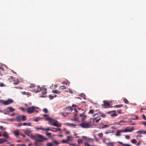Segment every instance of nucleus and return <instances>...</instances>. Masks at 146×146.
<instances>
[{
    "mask_svg": "<svg viewBox=\"0 0 146 146\" xmlns=\"http://www.w3.org/2000/svg\"><path fill=\"white\" fill-rule=\"evenodd\" d=\"M0 129L1 130H4L5 129L4 128L3 126H0Z\"/></svg>",
    "mask_w": 146,
    "mask_h": 146,
    "instance_id": "13d9d810",
    "label": "nucleus"
},
{
    "mask_svg": "<svg viewBox=\"0 0 146 146\" xmlns=\"http://www.w3.org/2000/svg\"><path fill=\"white\" fill-rule=\"evenodd\" d=\"M123 146H131L129 144H123Z\"/></svg>",
    "mask_w": 146,
    "mask_h": 146,
    "instance_id": "774afa93",
    "label": "nucleus"
},
{
    "mask_svg": "<svg viewBox=\"0 0 146 146\" xmlns=\"http://www.w3.org/2000/svg\"><path fill=\"white\" fill-rule=\"evenodd\" d=\"M61 115L64 117H66L67 116L68 114V113H61Z\"/></svg>",
    "mask_w": 146,
    "mask_h": 146,
    "instance_id": "b1692460",
    "label": "nucleus"
},
{
    "mask_svg": "<svg viewBox=\"0 0 146 146\" xmlns=\"http://www.w3.org/2000/svg\"><path fill=\"white\" fill-rule=\"evenodd\" d=\"M43 111L45 113H47L48 112V111L47 109L44 108L43 109Z\"/></svg>",
    "mask_w": 146,
    "mask_h": 146,
    "instance_id": "49530a36",
    "label": "nucleus"
},
{
    "mask_svg": "<svg viewBox=\"0 0 146 146\" xmlns=\"http://www.w3.org/2000/svg\"><path fill=\"white\" fill-rule=\"evenodd\" d=\"M66 109L69 110H70L71 111H72L73 110V108L71 106L66 108Z\"/></svg>",
    "mask_w": 146,
    "mask_h": 146,
    "instance_id": "7c9ffc66",
    "label": "nucleus"
},
{
    "mask_svg": "<svg viewBox=\"0 0 146 146\" xmlns=\"http://www.w3.org/2000/svg\"><path fill=\"white\" fill-rule=\"evenodd\" d=\"M134 128L133 127H131L130 126H128L124 129L125 132H131L134 130Z\"/></svg>",
    "mask_w": 146,
    "mask_h": 146,
    "instance_id": "423d86ee",
    "label": "nucleus"
},
{
    "mask_svg": "<svg viewBox=\"0 0 146 146\" xmlns=\"http://www.w3.org/2000/svg\"><path fill=\"white\" fill-rule=\"evenodd\" d=\"M48 97L51 100H52L54 98L53 95H49V96H48Z\"/></svg>",
    "mask_w": 146,
    "mask_h": 146,
    "instance_id": "c03bdc74",
    "label": "nucleus"
},
{
    "mask_svg": "<svg viewBox=\"0 0 146 146\" xmlns=\"http://www.w3.org/2000/svg\"><path fill=\"white\" fill-rule=\"evenodd\" d=\"M38 138H37L35 136L31 135V137L32 139L35 140H36V141L38 142H42L43 141V140H47L48 139L46 138L44 136L41 135L39 134L38 135Z\"/></svg>",
    "mask_w": 146,
    "mask_h": 146,
    "instance_id": "f257e3e1",
    "label": "nucleus"
},
{
    "mask_svg": "<svg viewBox=\"0 0 146 146\" xmlns=\"http://www.w3.org/2000/svg\"><path fill=\"white\" fill-rule=\"evenodd\" d=\"M80 96L82 97L84 99H86V96L84 93H82L80 95Z\"/></svg>",
    "mask_w": 146,
    "mask_h": 146,
    "instance_id": "72a5a7b5",
    "label": "nucleus"
},
{
    "mask_svg": "<svg viewBox=\"0 0 146 146\" xmlns=\"http://www.w3.org/2000/svg\"><path fill=\"white\" fill-rule=\"evenodd\" d=\"M42 90L43 91L42 92V94H46V88H44L42 89Z\"/></svg>",
    "mask_w": 146,
    "mask_h": 146,
    "instance_id": "aec40b11",
    "label": "nucleus"
},
{
    "mask_svg": "<svg viewBox=\"0 0 146 146\" xmlns=\"http://www.w3.org/2000/svg\"><path fill=\"white\" fill-rule=\"evenodd\" d=\"M8 109L10 110V111L11 112H12L15 110V109L14 108H12L11 107L8 108Z\"/></svg>",
    "mask_w": 146,
    "mask_h": 146,
    "instance_id": "58836bf2",
    "label": "nucleus"
},
{
    "mask_svg": "<svg viewBox=\"0 0 146 146\" xmlns=\"http://www.w3.org/2000/svg\"><path fill=\"white\" fill-rule=\"evenodd\" d=\"M7 140L3 138H0V144H2L3 143L6 142Z\"/></svg>",
    "mask_w": 146,
    "mask_h": 146,
    "instance_id": "f3484780",
    "label": "nucleus"
},
{
    "mask_svg": "<svg viewBox=\"0 0 146 146\" xmlns=\"http://www.w3.org/2000/svg\"><path fill=\"white\" fill-rule=\"evenodd\" d=\"M77 142L79 144H80L83 143V141L82 139H79L77 140Z\"/></svg>",
    "mask_w": 146,
    "mask_h": 146,
    "instance_id": "393cba45",
    "label": "nucleus"
},
{
    "mask_svg": "<svg viewBox=\"0 0 146 146\" xmlns=\"http://www.w3.org/2000/svg\"><path fill=\"white\" fill-rule=\"evenodd\" d=\"M17 146H26L25 145L22 144H18L17 145Z\"/></svg>",
    "mask_w": 146,
    "mask_h": 146,
    "instance_id": "5fc2aeb1",
    "label": "nucleus"
},
{
    "mask_svg": "<svg viewBox=\"0 0 146 146\" xmlns=\"http://www.w3.org/2000/svg\"><path fill=\"white\" fill-rule=\"evenodd\" d=\"M116 111H109L108 113V114H111V115L112 117H114L117 116V115L115 113Z\"/></svg>",
    "mask_w": 146,
    "mask_h": 146,
    "instance_id": "6e6552de",
    "label": "nucleus"
},
{
    "mask_svg": "<svg viewBox=\"0 0 146 146\" xmlns=\"http://www.w3.org/2000/svg\"><path fill=\"white\" fill-rule=\"evenodd\" d=\"M104 104L102 105V107L104 108H106L109 107L110 104L106 101H103Z\"/></svg>",
    "mask_w": 146,
    "mask_h": 146,
    "instance_id": "0eeeda50",
    "label": "nucleus"
},
{
    "mask_svg": "<svg viewBox=\"0 0 146 146\" xmlns=\"http://www.w3.org/2000/svg\"><path fill=\"white\" fill-rule=\"evenodd\" d=\"M37 90H36V89H35L34 90V91L36 93H38V92H40L42 90V89L41 88H40L39 86L38 85L37 86Z\"/></svg>",
    "mask_w": 146,
    "mask_h": 146,
    "instance_id": "9b49d317",
    "label": "nucleus"
},
{
    "mask_svg": "<svg viewBox=\"0 0 146 146\" xmlns=\"http://www.w3.org/2000/svg\"><path fill=\"white\" fill-rule=\"evenodd\" d=\"M79 125L82 127L84 128H88L90 126L89 124L86 123V122H84V121H82V123L80 124Z\"/></svg>",
    "mask_w": 146,
    "mask_h": 146,
    "instance_id": "39448f33",
    "label": "nucleus"
},
{
    "mask_svg": "<svg viewBox=\"0 0 146 146\" xmlns=\"http://www.w3.org/2000/svg\"><path fill=\"white\" fill-rule=\"evenodd\" d=\"M52 128V127H48L47 129H44V131H48L50 130L51 131Z\"/></svg>",
    "mask_w": 146,
    "mask_h": 146,
    "instance_id": "f704fd0d",
    "label": "nucleus"
},
{
    "mask_svg": "<svg viewBox=\"0 0 146 146\" xmlns=\"http://www.w3.org/2000/svg\"><path fill=\"white\" fill-rule=\"evenodd\" d=\"M142 124L145 126H146V121H143L142 122Z\"/></svg>",
    "mask_w": 146,
    "mask_h": 146,
    "instance_id": "338daca9",
    "label": "nucleus"
},
{
    "mask_svg": "<svg viewBox=\"0 0 146 146\" xmlns=\"http://www.w3.org/2000/svg\"><path fill=\"white\" fill-rule=\"evenodd\" d=\"M119 133H122V132H125V131L124 129L122 130H118Z\"/></svg>",
    "mask_w": 146,
    "mask_h": 146,
    "instance_id": "de8ad7c7",
    "label": "nucleus"
},
{
    "mask_svg": "<svg viewBox=\"0 0 146 146\" xmlns=\"http://www.w3.org/2000/svg\"><path fill=\"white\" fill-rule=\"evenodd\" d=\"M80 116L82 117V121H84V119H85L87 117V116L86 115H84V113L81 114L80 115Z\"/></svg>",
    "mask_w": 146,
    "mask_h": 146,
    "instance_id": "dca6fc26",
    "label": "nucleus"
},
{
    "mask_svg": "<svg viewBox=\"0 0 146 146\" xmlns=\"http://www.w3.org/2000/svg\"><path fill=\"white\" fill-rule=\"evenodd\" d=\"M112 131L110 130H107L105 132L106 134H108L109 133H110L112 132Z\"/></svg>",
    "mask_w": 146,
    "mask_h": 146,
    "instance_id": "c756f323",
    "label": "nucleus"
},
{
    "mask_svg": "<svg viewBox=\"0 0 146 146\" xmlns=\"http://www.w3.org/2000/svg\"><path fill=\"white\" fill-rule=\"evenodd\" d=\"M13 134L16 136H18L19 135V131L18 130H15L13 131Z\"/></svg>",
    "mask_w": 146,
    "mask_h": 146,
    "instance_id": "f8f14e48",
    "label": "nucleus"
},
{
    "mask_svg": "<svg viewBox=\"0 0 146 146\" xmlns=\"http://www.w3.org/2000/svg\"><path fill=\"white\" fill-rule=\"evenodd\" d=\"M3 136L6 138H8L9 137L8 133L7 132H5L3 134Z\"/></svg>",
    "mask_w": 146,
    "mask_h": 146,
    "instance_id": "9d476101",
    "label": "nucleus"
},
{
    "mask_svg": "<svg viewBox=\"0 0 146 146\" xmlns=\"http://www.w3.org/2000/svg\"><path fill=\"white\" fill-rule=\"evenodd\" d=\"M125 138L127 139H129L130 138V136L128 135H126L125 136Z\"/></svg>",
    "mask_w": 146,
    "mask_h": 146,
    "instance_id": "680f3d73",
    "label": "nucleus"
},
{
    "mask_svg": "<svg viewBox=\"0 0 146 146\" xmlns=\"http://www.w3.org/2000/svg\"><path fill=\"white\" fill-rule=\"evenodd\" d=\"M70 138H72V137L70 136L67 137V139H66L68 141H71L73 139H70Z\"/></svg>",
    "mask_w": 146,
    "mask_h": 146,
    "instance_id": "a878e982",
    "label": "nucleus"
},
{
    "mask_svg": "<svg viewBox=\"0 0 146 146\" xmlns=\"http://www.w3.org/2000/svg\"><path fill=\"white\" fill-rule=\"evenodd\" d=\"M101 119V118H99L98 119L96 120L95 122L97 123L99 122V121Z\"/></svg>",
    "mask_w": 146,
    "mask_h": 146,
    "instance_id": "bf43d9fd",
    "label": "nucleus"
},
{
    "mask_svg": "<svg viewBox=\"0 0 146 146\" xmlns=\"http://www.w3.org/2000/svg\"><path fill=\"white\" fill-rule=\"evenodd\" d=\"M19 83V80H18L17 82H14L13 83V84L15 85H17Z\"/></svg>",
    "mask_w": 146,
    "mask_h": 146,
    "instance_id": "3c124183",
    "label": "nucleus"
},
{
    "mask_svg": "<svg viewBox=\"0 0 146 146\" xmlns=\"http://www.w3.org/2000/svg\"><path fill=\"white\" fill-rule=\"evenodd\" d=\"M98 135L100 137H101L103 136V134L102 133H100L98 134Z\"/></svg>",
    "mask_w": 146,
    "mask_h": 146,
    "instance_id": "a19ab883",
    "label": "nucleus"
},
{
    "mask_svg": "<svg viewBox=\"0 0 146 146\" xmlns=\"http://www.w3.org/2000/svg\"><path fill=\"white\" fill-rule=\"evenodd\" d=\"M142 118L145 120H146V116L145 115L143 114L142 115Z\"/></svg>",
    "mask_w": 146,
    "mask_h": 146,
    "instance_id": "6e6d98bb",
    "label": "nucleus"
},
{
    "mask_svg": "<svg viewBox=\"0 0 146 146\" xmlns=\"http://www.w3.org/2000/svg\"><path fill=\"white\" fill-rule=\"evenodd\" d=\"M40 119V118L38 117H36V118L34 120L36 121H38Z\"/></svg>",
    "mask_w": 146,
    "mask_h": 146,
    "instance_id": "09e8293b",
    "label": "nucleus"
},
{
    "mask_svg": "<svg viewBox=\"0 0 146 146\" xmlns=\"http://www.w3.org/2000/svg\"><path fill=\"white\" fill-rule=\"evenodd\" d=\"M22 94L23 95H25V94H27V95H28V92H27V93L25 92V91H24V92H22Z\"/></svg>",
    "mask_w": 146,
    "mask_h": 146,
    "instance_id": "864d4df0",
    "label": "nucleus"
},
{
    "mask_svg": "<svg viewBox=\"0 0 146 146\" xmlns=\"http://www.w3.org/2000/svg\"><path fill=\"white\" fill-rule=\"evenodd\" d=\"M136 133H139L140 134H146V131H144V130H139L138 131H137L136 132Z\"/></svg>",
    "mask_w": 146,
    "mask_h": 146,
    "instance_id": "ddd939ff",
    "label": "nucleus"
},
{
    "mask_svg": "<svg viewBox=\"0 0 146 146\" xmlns=\"http://www.w3.org/2000/svg\"><path fill=\"white\" fill-rule=\"evenodd\" d=\"M13 102H14L13 100L12 99H8L7 101H4L3 100H1L0 101V102L1 103L5 105H8L10 104Z\"/></svg>",
    "mask_w": 146,
    "mask_h": 146,
    "instance_id": "7ed1b4c3",
    "label": "nucleus"
},
{
    "mask_svg": "<svg viewBox=\"0 0 146 146\" xmlns=\"http://www.w3.org/2000/svg\"><path fill=\"white\" fill-rule=\"evenodd\" d=\"M131 142L135 144L137 143V141L134 139H132L131 140Z\"/></svg>",
    "mask_w": 146,
    "mask_h": 146,
    "instance_id": "2f4dec72",
    "label": "nucleus"
},
{
    "mask_svg": "<svg viewBox=\"0 0 146 146\" xmlns=\"http://www.w3.org/2000/svg\"><path fill=\"white\" fill-rule=\"evenodd\" d=\"M46 120H49L50 122H52L54 121L53 124V126L59 127H60L61 126V125L60 123L59 124L58 123V122L57 121H54V119H52L50 117H48L46 118Z\"/></svg>",
    "mask_w": 146,
    "mask_h": 146,
    "instance_id": "f03ea898",
    "label": "nucleus"
},
{
    "mask_svg": "<svg viewBox=\"0 0 146 146\" xmlns=\"http://www.w3.org/2000/svg\"><path fill=\"white\" fill-rule=\"evenodd\" d=\"M124 102L125 104H128L129 103L128 101L125 98L124 99Z\"/></svg>",
    "mask_w": 146,
    "mask_h": 146,
    "instance_id": "a18cd8bd",
    "label": "nucleus"
},
{
    "mask_svg": "<svg viewBox=\"0 0 146 146\" xmlns=\"http://www.w3.org/2000/svg\"><path fill=\"white\" fill-rule=\"evenodd\" d=\"M31 133V131L29 130H25V133L28 135Z\"/></svg>",
    "mask_w": 146,
    "mask_h": 146,
    "instance_id": "4468645a",
    "label": "nucleus"
},
{
    "mask_svg": "<svg viewBox=\"0 0 146 146\" xmlns=\"http://www.w3.org/2000/svg\"><path fill=\"white\" fill-rule=\"evenodd\" d=\"M77 117V115L76 114V113L74 115V120L75 121H76L77 120V119H76Z\"/></svg>",
    "mask_w": 146,
    "mask_h": 146,
    "instance_id": "8fccbe9b",
    "label": "nucleus"
},
{
    "mask_svg": "<svg viewBox=\"0 0 146 146\" xmlns=\"http://www.w3.org/2000/svg\"><path fill=\"white\" fill-rule=\"evenodd\" d=\"M51 131L54 132H57V130L56 128L52 127L51 130Z\"/></svg>",
    "mask_w": 146,
    "mask_h": 146,
    "instance_id": "e433bc0d",
    "label": "nucleus"
},
{
    "mask_svg": "<svg viewBox=\"0 0 146 146\" xmlns=\"http://www.w3.org/2000/svg\"><path fill=\"white\" fill-rule=\"evenodd\" d=\"M46 132L47 133L46 134V136L49 137H51V133H48L47 131H46Z\"/></svg>",
    "mask_w": 146,
    "mask_h": 146,
    "instance_id": "79ce46f5",
    "label": "nucleus"
},
{
    "mask_svg": "<svg viewBox=\"0 0 146 146\" xmlns=\"http://www.w3.org/2000/svg\"><path fill=\"white\" fill-rule=\"evenodd\" d=\"M36 129L37 130H41L44 131V129L42 128V127H40V128H36Z\"/></svg>",
    "mask_w": 146,
    "mask_h": 146,
    "instance_id": "603ef678",
    "label": "nucleus"
},
{
    "mask_svg": "<svg viewBox=\"0 0 146 146\" xmlns=\"http://www.w3.org/2000/svg\"><path fill=\"white\" fill-rule=\"evenodd\" d=\"M102 142L106 143V145L110 142V139L105 138H103L102 139Z\"/></svg>",
    "mask_w": 146,
    "mask_h": 146,
    "instance_id": "1a4fd4ad",
    "label": "nucleus"
},
{
    "mask_svg": "<svg viewBox=\"0 0 146 146\" xmlns=\"http://www.w3.org/2000/svg\"><path fill=\"white\" fill-rule=\"evenodd\" d=\"M62 84H65L66 85H68L69 84V83L68 82V81H63L62 82Z\"/></svg>",
    "mask_w": 146,
    "mask_h": 146,
    "instance_id": "bb28decb",
    "label": "nucleus"
},
{
    "mask_svg": "<svg viewBox=\"0 0 146 146\" xmlns=\"http://www.w3.org/2000/svg\"><path fill=\"white\" fill-rule=\"evenodd\" d=\"M36 108L34 106L29 107L27 109V113L28 114H31L34 112Z\"/></svg>",
    "mask_w": 146,
    "mask_h": 146,
    "instance_id": "20e7f679",
    "label": "nucleus"
},
{
    "mask_svg": "<svg viewBox=\"0 0 146 146\" xmlns=\"http://www.w3.org/2000/svg\"><path fill=\"white\" fill-rule=\"evenodd\" d=\"M52 92L55 94H60L61 92L57 90H52Z\"/></svg>",
    "mask_w": 146,
    "mask_h": 146,
    "instance_id": "2eb2a0df",
    "label": "nucleus"
},
{
    "mask_svg": "<svg viewBox=\"0 0 146 146\" xmlns=\"http://www.w3.org/2000/svg\"><path fill=\"white\" fill-rule=\"evenodd\" d=\"M20 109L23 112H25L26 111H27V109L26 108H24L23 107H21L20 108Z\"/></svg>",
    "mask_w": 146,
    "mask_h": 146,
    "instance_id": "c9c22d12",
    "label": "nucleus"
},
{
    "mask_svg": "<svg viewBox=\"0 0 146 146\" xmlns=\"http://www.w3.org/2000/svg\"><path fill=\"white\" fill-rule=\"evenodd\" d=\"M66 88L64 86H60L59 89L60 90H64L66 89Z\"/></svg>",
    "mask_w": 146,
    "mask_h": 146,
    "instance_id": "cd10ccee",
    "label": "nucleus"
},
{
    "mask_svg": "<svg viewBox=\"0 0 146 146\" xmlns=\"http://www.w3.org/2000/svg\"><path fill=\"white\" fill-rule=\"evenodd\" d=\"M94 113V110H90L88 112L89 114L91 113L92 114H93Z\"/></svg>",
    "mask_w": 146,
    "mask_h": 146,
    "instance_id": "ea45409f",
    "label": "nucleus"
},
{
    "mask_svg": "<svg viewBox=\"0 0 146 146\" xmlns=\"http://www.w3.org/2000/svg\"><path fill=\"white\" fill-rule=\"evenodd\" d=\"M22 120L23 121H25L26 120H27V117L24 115L22 116Z\"/></svg>",
    "mask_w": 146,
    "mask_h": 146,
    "instance_id": "4be33fe9",
    "label": "nucleus"
},
{
    "mask_svg": "<svg viewBox=\"0 0 146 146\" xmlns=\"http://www.w3.org/2000/svg\"><path fill=\"white\" fill-rule=\"evenodd\" d=\"M16 121H19L22 119V116L19 115L16 118Z\"/></svg>",
    "mask_w": 146,
    "mask_h": 146,
    "instance_id": "a211bd4d",
    "label": "nucleus"
},
{
    "mask_svg": "<svg viewBox=\"0 0 146 146\" xmlns=\"http://www.w3.org/2000/svg\"><path fill=\"white\" fill-rule=\"evenodd\" d=\"M62 143H68V141L67 140V139L63 140L62 141Z\"/></svg>",
    "mask_w": 146,
    "mask_h": 146,
    "instance_id": "37998d69",
    "label": "nucleus"
},
{
    "mask_svg": "<svg viewBox=\"0 0 146 146\" xmlns=\"http://www.w3.org/2000/svg\"><path fill=\"white\" fill-rule=\"evenodd\" d=\"M94 138L95 140L97 141H99V139H98L97 137H96L95 136H94Z\"/></svg>",
    "mask_w": 146,
    "mask_h": 146,
    "instance_id": "69168bd1",
    "label": "nucleus"
},
{
    "mask_svg": "<svg viewBox=\"0 0 146 146\" xmlns=\"http://www.w3.org/2000/svg\"><path fill=\"white\" fill-rule=\"evenodd\" d=\"M115 135L117 136H120L121 135L120 133H119L118 130H117L116 131V133L115 134Z\"/></svg>",
    "mask_w": 146,
    "mask_h": 146,
    "instance_id": "4c0bfd02",
    "label": "nucleus"
},
{
    "mask_svg": "<svg viewBox=\"0 0 146 146\" xmlns=\"http://www.w3.org/2000/svg\"><path fill=\"white\" fill-rule=\"evenodd\" d=\"M100 113L101 114V116L102 117H106V115L104 114Z\"/></svg>",
    "mask_w": 146,
    "mask_h": 146,
    "instance_id": "4d7b16f0",
    "label": "nucleus"
},
{
    "mask_svg": "<svg viewBox=\"0 0 146 146\" xmlns=\"http://www.w3.org/2000/svg\"><path fill=\"white\" fill-rule=\"evenodd\" d=\"M101 125H103L101 127L102 128H106L108 127H109V125H104L103 123H102Z\"/></svg>",
    "mask_w": 146,
    "mask_h": 146,
    "instance_id": "412c9836",
    "label": "nucleus"
},
{
    "mask_svg": "<svg viewBox=\"0 0 146 146\" xmlns=\"http://www.w3.org/2000/svg\"><path fill=\"white\" fill-rule=\"evenodd\" d=\"M123 105L122 104H119V105H115V106H114V107H116V108H121L123 106Z\"/></svg>",
    "mask_w": 146,
    "mask_h": 146,
    "instance_id": "473e14b6",
    "label": "nucleus"
},
{
    "mask_svg": "<svg viewBox=\"0 0 146 146\" xmlns=\"http://www.w3.org/2000/svg\"><path fill=\"white\" fill-rule=\"evenodd\" d=\"M23 125L24 126L27 125L28 126H31V123H24L23 124Z\"/></svg>",
    "mask_w": 146,
    "mask_h": 146,
    "instance_id": "5701e85b",
    "label": "nucleus"
},
{
    "mask_svg": "<svg viewBox=\"0 0 146 146\" xmlns=\"http://www.w3.org/2000/svg\"><path fill=\"white\" fill-rule=\"evenodd\" d=\"M35 85L34 84H32L31 86H29V87L31 88H33L35 87Z\"/></svg>",
    "mask_w": 146,
    "mask_h": 146,
    "instance_id": "e2e57ef3",
    "label": "nucleus"
},
{
    "mask_svg": "<svg viewBox=\"0 0 146 146\" xmlns=\"http://www.w3.org/2000/svg\"><path fill=\"white\" fill-rule=\"evenodd\" d=\"M64 124L68 126H72V127L74 126V127H75V125L73 123H65Z\"/></svg>",
    "mask_w": 146,
    "mask_h": 146,
    "instance_id": "6ab92c4d",
    "label": "nucleus"
},
{
    "mask_svg": "<svg viewBox=\"0 0 146 146\" xmlns=\"http://www.w3.org/2000/svg\"><path fill=\"white\" fill-rule=\"evenodd\" d=\"M106 145L107 146H114L113 143L112 142H110Z\"/></svg>",
    "mask_w": 146,
    "mask_h": 146,
    "instance_id": "c85d7f7f",
    "label": "nucleus"
},
{
    "mask_svg": "<svg viewBox=\"0 0 146 146\" xmlns=\"http://www.w3.org/2000/svg\"><path fill=\"white\" fill-rule=\"evenodd\" d=\"M85 146H90V145L87 143H85Z\"/></svg>",
    "mask_w": 146,
    "mask_h": 146,
    "instance_id": "052dcab7",
    "label": "nucleus"
},
{
    "mask_svg": "<svg viewBox=\"0 0 146 146\" xmlns=\"http://www.w3.org/2000/svg\"><path fill=\"white\" fill-rule=\"evenodd\" d=\"M47 146H52V145L51 143H48Z\"/></svg>",
    "mask_w": 146,
    "mask_h": 146,
    "instance_id": "0e129e2a",
    "label": "nucleus"
}]
</instances>
